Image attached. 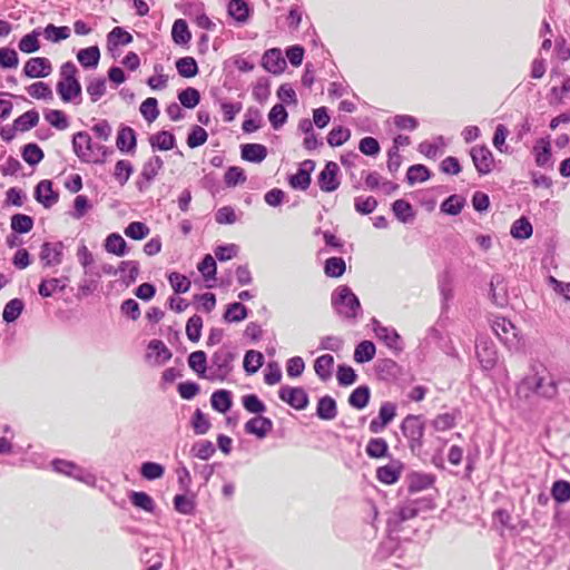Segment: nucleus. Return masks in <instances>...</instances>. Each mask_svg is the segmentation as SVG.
I'll return each instance as SVG.
<instances>
[{
    "mask_svg": "<svg viewBox=\"0 0 570 570\" xmlns=\"http://www.w3.org/2000/svg\"><path fill=\"white\" fill-rule=\"evenodd\" d=\"M558 394V382L543 365H533L517 385L519 399L529 401L532 396L552 400Z\"/></svg>",
    "mask_w": 570,
    "mask_h": 570,
    "instance_id": "f257e3e1",
    "label": "nucleus"
},
{
    "mask_svg": "<svg viewBox=\"0 0 570 570\" xmlns=\"http://www.w3.org/2000/svg\"><path fill=\"white\" fill-rule=\"evenodd\" d=\"M334 311L343 318L355 320L362 314L357 296L347 285H340L331 296Z\"/></svg>",
    "mask_w": 570,
    "mask_h": 570,
    "instance_id": "f03ea898",
    "label": "nucleus"
},
{
    "mask_svg": "<svg viewBox=\"0 0 570 570\" xmlns=\"http://www.w3.org/2000/svg\"><path fill=\"white\" fill-rule=\"evenodd\" d=\"M236 358L235 352L227 345L218 348L210 358V366L208 367L207 380L209 381H224L232 373L234 366L233 362Z\"/></svg>",
    "mask_w": 570,
    "mask_h": 570,
    "instance_id": "7ed1b4c3",
    "label": "nucleus"
},
{
    "mask_svg": "<svg viewBox=\"0 0 570 570\" xmlns=\"http://www.w3.org/2000/svg\"><path fill=\"white\" fill-rule=\"evenodd\" d=\"M420 502L416 500L406 501L396 505L390 513L386 520L387 530L390 533H397L402 530L404 522L415 518L419 513Z\"/></svg>",
    "mask_w": 570,
    "mask_h": 570,
    "instance_id": "20e7f679",
    "label": "nucleus"
},
{
    "mask_svg": "<svg viewBox=\"0 0 570 570\" xmlns=\"http://www.w3.org/2000/svg\"><path fill=\"white\" fill-rule=\"evenodd\" d=\"M401 431L412 452L421 450L425 425L420 415L409 414L401 423Z\"/></svg>",
    "mask_w": 570,
    "mask_h": 570,
    "instance_id": "39448f33",
    "label": "nucleus"
},
{
    "mask_svg": "<svg viewBox=\"0 0 570 570\" xmlns=\"http://www.w3.org/2000/svg\"><path fill=\"white\" fill-rule=\"evenodd\" d=\"M53 471L57 473L67 475L72 478L79 482H82L89 487H96L97 478L96 475L86 470L85 468L76 464L72 461H67L63 459H55L51 462Z\"/></svg>",
    "mask_w": 570,
    "mask_h": 570,
    "instance_id": "423d86ee",
    "label": "nucleus"
},
{
    "mask_svg": "<svg viewBox=\"0 0 570 570\" xmlns=\"http://www.w3.org/2000/svg\"><path fill=\"white\" fill-rule=\"evenodd\" d=\"M491 327L497 337L509 348L518 346V331L511 321L505 317H495L492 320Z\"/></svg>",
    "mask_w": 570,
    "mask_h": 570,
    "instance_id": "0eeeda50",
    "label": "nucleus"
},
{
    "mask_svg": "<svg viewBox=\"0 0 570 570\" xmlns=\"http://www.w3.org/2000/svg\"><path fill=\"white\" fill-rule=\"evenodd\" d=\"M470 156L473 160L476 171L480 175H488L492 171L494 166V157L485 145L473 146L470 150Z\"/></svg>",
    "mask_w": 570,
    "mask_h": 570,
    "instance_id": "6e6552de",
    "label": "nucleus"
},
{
    "mask_svg": "<svg viewBox=\"0 0 570 570\" xmlns=\"http://www.w3.org/2000/svg\"><path fill=\"white\" fill-rule=\"evenodd\" d=\"M278 397L295 410H304L307 407L309 399L303 387H292L284 385L278 391Z\"/></svg>",
    "mask_w": 570,
    "mask_h": 570,
    "instance_id": "1a4fd4ad",
    "label": "nucleus"
},
{
    "mask_svg": "<svg viewBox=\"0 0 570 570\" xmlns=\"http://www.w3.org/2000/svg\"><path fill=\"white\" fill-rule=\"evenodd\" d=\"M475 353L483 370L489 371L494 367L498 360V354L492 342L482 337L476 340Z\"/></svg>",
    "mask_w": 570,
    "mask_h": 570,
    "instance_id": "9d476101",
    "label": "nucleus"
},
{
    "mask_svg": "<svg viewBox=\"0 0 570 570\" xmlns=\"http://www.w3.org/2000/svg\"><path fill=\"white\" fill-rule=\"evenodd\" d=\"M340 171L338 165L334 161H327L323 170L320 173L317 181L322 191L332 193L340 186L337 177Z\"/></svg>",
    "mask_w": 570,
    "mask_h": 570,
    "instance_id": "9b49d317",
    "label": "nucleus"
},
{
    "mask_svg": "<svg viewBox=\"0 0 570 570\" xmlns=\"http://www.w3.org/2000/svg\"><path fill=\"white\" fill-rule=\"evenodd\" d=\"M396 416V405L392 402H384L379 411V416L370 422L372 433H381Z\"/></svg>",
    "mask_w": 570,
    "mask_h": 570,
    "instance_id": "f8f14e48",
    "label": "nucleus"
},
{
    "mask_svg": "<svg viewBox=\"0 0 570 570\" xmlns=\"http://www.w3.org/2000/svg\"><path fill=\"white\" fill-rule=\"evenodd\" d=\"M373 325L376 337L383 341L389 348L395 352L403 350L402 338L394 328L383 326L376 320H373Z\"/></svg>",
    "mask_w": 570,
    "mask_h": 570,
    "instance_id": "ddd939ff",
    "label": "nucleus"
},
{
    "mask_svg": "<svg viewBox=\"0 0 570 570\" xmlns=\"http://www.w3.org/2000/svg\"><path fill=\"white\" fill-rule=\"evenodd\" d=\"M57 92L63 102H81V85L79 80H59L57 83Z\"/></svg>",
    "mask_w": 570,
    "mask_h": 570,
    "instance_id": "4468645a",
    "label": "nucleus"
},
{
    "mask_svg": "<svg viewBox=\"0 0 570 570\" xmlns=\"http://www.w3.org/2000/svg\"><path fill=\"white\" fill-rule=\"evenodd\" d=\"M62 250L63 244L61 242L43 243L40 250V259L43 263V266L51 267L60 265L63 255Z\"/></svg>",
    "mask_w": 570,
    "mask_h": 570,
    "instance_id": "2eb2a0df",
    "label": "nucleus"
},
{
    "mask_svg": "<svg viewBox=\"0 0 570 570\" xmlns=\"http://www.w3.org/2000/svg\"><path fill=\"white\" fill-rule=\"evenodd\" d=\"M170 350L160 340H151L148 344L146 358L156 366H160L171 358Z\"/></svg>",
    "mask_w": 570,
    "mask_h": 570,
    "instance_id": "dca6fc26",
    "label": "nucleus"
},
{
    "mask_svg": "<svg viewBox=\"0 0 570 570\" xmlns=\"http://www.w3.org/2000/svg\"><path fill=\"white\" fill-rule=\"evenodd\" d=\"M244 430L247 434L255 435L257 439L263 440L273 430V422L268 417L256 415L245 423Z\"/></svg>",
    "mask_w": 570,
    "mask_h": 570,
    "instance_id": "f3484780",
    "label": "nucleus"
},
{
    "mask_svg": "<svg viewBox=\"0 0 570 570\" xmlns=\"http://www.w3.org/2000/svg\"><path fill=\"white\" fill-rule=\"evenodd\" d=\"M51 70L49 59L43 57L30 58L23 67V72L29 78H45L50 75Z\"/></svg>",
    "mask_w": 570,
    "mask_h": 570,
    "instance_id": "a211bd4d",
    "label": "nucleus"
},
{
    "mask_svg": "<svg viewBox=\"0 0 570 570\" xmlns=\"http://www.w3.org/2000/svg\"><path fill=\"white\" fill-rule=\"evenodd\" d=\"M262 66L274 75L282 73L286 67V61L281 49L272 48L265 51L262 57Z\"/></svg>",
    "mask_w": 570,
    "mask_h": 570,
    "instance_id": "6ab92c4d",
    "label": "nucleus"
},
{
    "mask_svg": "<svg viewBox=\"0 0 570 570\" xmlns=\"http://www.w3.org/2000/svg\"><path fill=\"white\" fill-rule=\"evenodd\" d=\"M164 161L159 156L151 157L148 161H146L142 166L140 176L144 181H137V187L140 191L145 190L149 183L154 180V178L158 175L159 170L163 168Z\"/></svg>",
    "mask_w": 570,
    "mask_h": 570,
    "instance_id": "aec40b11",
    "label": "nucleus"
},
{
    "mask_svg": "<svg viewBox=\"0 0 570 570\" xmlns=\"http://www.w3.org/2000/svg\"><path fill=\"white\" fill-rule=\"evenodd\" d=\"M35 198L43 207L50 208L58 202L59 195L53 190L52 183L43 179L36 186Z\"/></svg>",
    "mask_w": 570,
    "mask_h": 570,
    "instance_id": "412c9836",
    "label": "nucleus"
},
{
    "mask_svg": "<svg viewBox=\"0 0 570 570\" xmlns=\"http://www.w3.org/2000/svg\"><path fill=\"white\" fill-rule=\"evenodd\" d=\"M490 297L497 306H504L508 304V293L504 277L500 274L492 276L490 282Z\"/></svg>",
    "mask_w": 570,
    "mask_h": 570,
    "instance_id": "4be33fe9",
    "label": "nucleus"
},
{
    "mask_svg": "<svg viewBox=\"0 0 570 570\" xmlns=\"http://www.w3.org/2000/svg\"><path fill=\"white\" fill-rule=\"evenodd\" d=\"M410 492H420L431 488L435 482V476L429 473L412 472L406 478Z\"/></svg>",
    "mask_w": 570,
    "mask_h": 570,
    "instance_id": "5701e85b",
    "label": "nucleus"
},
{
    "mask_svg": "<svg viewBox=\"0 0 570 570\" xmlns=\"http://www.w3.org/2000/svg\"><path fill=\"white\" fill-rule=\"evenodd\" d=\"M136 145L135 130L128 126L120 127L116 139L117 148L122 153H132L135 151Z\"/></svg>",
    "mask_w": 570,
    "mask_h": 570,
    "instance_id": "b1692460",
    "label": "nucleus"
},
{
    "mask_svg": "<svg viewBox=\"0 0 570 570\" xmlns=\"http://www.w3.org/2000/svg\"><path fill=\"white\" fill-rule=\"evenodd\" d=\"M401 471L402 464L399 461H392L389 464L380 466L376 470V478L382 483L393 484L400 479Z\"/></svg>",
    "mask_w": 570,
    "mask_h": 570,
    "instance_id": "393cba45",
    "label": "nucleus"
},
{
    "mask_svg": "<svg viewBox=\"0 0 570 570\" xmlns=\"http://www.w3.org/2000/svg\"><path fill=\"white\" fill-rule=\"evenodd\" d=\"M316 415L321 420H334L337 415L336 401L330 395L322 396L317 402Z\"/></svg>",
    "mask_w": 570,
    "mask_h": 570,
    "instance_id": "a878e982",
    "label": "nucleus"
},
{
    "mask_svg": "<svg viewBox=\"0 0 570 570\" xmlns=\"http://www.w3.org/2000/svg\"><path fill=\"white\" fill-rule=\"evenodd\" d=\"M149 142L154 150L158 149V150L166 151V150H170L175 147L176 138H175L174 134L166 131V130H161L155 135H151L149 137Z\"/></svg>",
    "mask_w": 570,
    "mask_h": 570,
    "instance_id": "bb28decb",
    "label": "nucleus"
},
{
    "mask_svg": "<svg viewBox=\"0 0 570 570\" xmlns=\"http://www.w3.org/2000/svg\"><path fill=\"white\" fill-rule=\"evenodd\" d=\"M79 63L86 69H95L100 59V50L97 46L80 49L77 53Z\"/></svg>",
    "mask_w": 570,
    "mask_h": 570,
    "instance_id": "cd10ccee",
    "label": "nucleus"
},
{
    "mask_svg": "<svg viewBox=\"0 0 570 570\" xmlns=\"http://www.w3.org/2000/svg\"><path fill=\"white\" fill-rule=\"evenodd\" d=\"M267 156V148L261 144L242 145V158L250 163H262Z\"/></svg>",
    "mask_w": 570,
    "mask_h": 570,
    "instance_id": "c85d7f7f",
    "label": "nucleus"
},
{
    "mask_svg": "<svg viewBox=\"0 0 570 570\" xmlns=\"http://www.w3.org/2000/svg\"><path fill=\"white\" fill-rule=\"evenodd\" d=\"M67 277L43 279L38 287V293L42 297H50L56 292L63 291L67 286Z\"/></svg>",
    "mask_w": 570,
    "mask_h": 570,
    "instance_id": "c756f323",
    "label": "nucleus"
},
{
    "mask_svg": "<svg viewBox=\"0 0 570 570\" xmlns=\"http://www.w3.org/2000/svg\"><path fill=\"white\" fill-rule=\"evenodd\" d=\"M228 13L237 22L245 23L249 18L250 8L246 0H230L228 3Z\"/></svg>",
    "mask_w": 570,
    "mask_h": 570,
    "instance_id": "7c9ffc66",
    "label": "nucleus"
},
{
    "mask_svg": "<svg viewBox=\"0 0 570 570\" xmlns=\"http://www.w3.org/2000/svg\"><path fill=\"white\" fill-rule=\"evenodd\" d=\"M89 142L87 131H78L72 137V149L77 157L83 163H90V153L86 151V145Z\"/></svg>",
    "mask_w": 570,
    "mask_h": 570,
    "instance_id": "2f4dec72",
    "label": "nucleus"
},
{
    "mask_svg": "<svg viewBox=\"0 0 570 570\" xmlns=\"http://www.w3.org/2000/svg\"><path fill=\"white\" fill-rule=\"evenodd\" d=\"M188 365L199 377L207 379V356L204 351H195L190 353L188 356Z\"/></svg>",
    "mask_w": 570,
    "mask_h": 570,
    "instance_id": "473e14b6",
    "label": "nucleus"
},
{
    "mask_svg": "<svg viewBox=\"0 0 570 570\" xmlns=\"http://www.w3.org/2000/svg\"><path fill=\"white\" fill-rule=\"evenodd\" d=\"M333 366L334 357L330 354L321 355L314 362L315 373L323 382L332 376Z\"/></svg>",
    "mask_w": 570,
    "mask_h": 570,
    "instance_id": "72a5a7b5",
    "label": "nucleus"
},
{
    "mask_svg": "<svg viewBox=\"0 0 570 570\" xmlns=\"http://www.w3.org/2000/svg\"><path fill=\"white\" fill-rule=\"evenodd\" d=\"M132 41V36L121 27H115L107 36V46L109 50L118 46H126Z\"/></svg>",
    "mask_w": 570,
    "mask_h": 570,
    "instance_id": "f704fd0d",
    "label": "nucleus"
},
{
    "mask_svg": "<svg viewBox=\"0 0 570 570\" xmlns=\"http://www.w3.org/2000/svg\"><path fill=\"white\" fill-rule=\"evenodd\" d=\"M210 403L214 410L226 413L232 407V393L227 390H218L212 394Z\"/></svg>",
    "mask_w": 570,
    "mask_h": 570,
    "instance_id": "c9c22d12",
    "label": "nucleus"
},
{
    "mask_svg": "<svg viewBox=\"0 0 570 570\" xmlns=\"http://www.w3.org/2000/svg\"><path fill=\"white\" fill-rule=\"evenodd\" d=\"M392 212L401 223H407L414 219L415 213L412 205L404 199H397L392 204Z\"/></svg>",
    "mask_w": 570,
    "mask_h": 570,
    "instance_id": "e433bc0d",
    "label": "nucleus"
},
{
    "mask_svg": "<svg viewBox=\"0 0 570 570\" xmlns=\"http://www.w3.org/2000/svg\"><path fill=\"white\" fill-rule=\"evenodd\" d=\"M119 272L124 273L121 281L126 286L134 284L139 276V263L137 261H122Z\"/></svg>",
    "mask_w": 570,
    "mask_h": 570,
    "instance_id": "4c0bfd02",
    "label": "nucleus"
},
{
    "mask_svg": "<svg viewBox=\"0 0 570 570\" xmlns=\"http://www.w3.org/2000/svg\"><path fill=\"white\" fill-rule=\"evenodd\" d=\"M86 151L90 153V163L95 164H104L106 158L112 153V150L106 146L95 144L90 136L88 145H86Z\"/></svg>",
    "mask_w": 570,
    "mask_h": 570,
    "instance_id": "58836bf2",
    "label": "nucleus"
},
{
    "mask_svg": "<svg viewBox=\"0 0 570 570\" xmlns=\"http://www.w3.org/2000/svg\"><path fill=\"white\" fill-rule=\"evenodd\" d=\"M105 248L108 253L120 257L127 254V243L117 233H112L106 238Z\"/></svg>",
    "mask_w": 570,
    "mask_h": 570,
    "instance_id": "ea45409f",
    "label": "nucleus"
},
{
    "mask_svg": "<svg viewBox=\"0 0 570 570\" xmlns=\"http://www.w3.org/2000/svg\"><path fill=\"white\" fill-rule=\"evenodd\" d=\"M465 205V199L460 195H451L444 199L440 206L442 213L456 216L459 215Z\"/></svg>",
    "mask_w": 570,
    "mask_h": 570,
    "instance_id": "a19ab883",
    "label": "nucleus"
},
{
    "mask_svg": "<svg viewBox=\"0 0 570 570\" xmlns=\"http://www.w3.org/2000/svg\"><path fill=\"white\" fill-rule=\"evenodd\" d=\"M248 315L247 307L240 302L232 303L224 313V320L227 323H237L244 321Z\"/></svg>",
    "mask_w": 570,
    "mask_h": 570,
    "instance_id": "79ce46f5",
    "label": "nucleus"
},
{
    "mask_svg": "<svg viewBox=\"0 0 570 570\" xmlns=\"http://www.w3.org/2000/svg\"><path fill=\"white\" fill-rule=\"evenodd\" d=\"M370 395L371 392L368 386L361 385L350 394L348 403L352 407L362 410L368 404Z\"/></svg>",
    "mask_w": 570,
    "mask_h": 570,
    "instance_id": "37998d69",
    "label": "nucleus"
},
{
    "mask_svg": "<svg viewBox=\"0 0 570 570\" xmlns=\"http://www.w3.org/2000/svg\"><path fill=\"white\" fill-rule=\"evenodd\" d=\"M376 347L371 341H362L356 345L354 351V360L357 363H366L374 358Z\"/></svg>",
    "mask_w": 570,
    "mask_h": 570,
    "instance_id": "c03bdc74",
    "label": "nucleus"
},
{
    "mask_svg": "<svg viewBox=\"0 0 570 570\" xmlns=\"http://www.w3.org/2000/svg\"><path fill=\"white\" fill-rule=\"evenodd\" d=\"M171 37L175 43L186 45L190 41L191 35L188 24L184 19H177L171 29Z\"/></svg>",
    "mask_w": 570,
    "mask_h": 570,
    "instance_id": "a18cd8bd",
    "label": "nucleus"
},
{
    "mask_svg": "<svg viewBox=\"0 0 570 570\" xmlns=\"http://www.w3.org/2000/svg\"><path fill=\"white\" fill-rule=\"evenodd\" d=\"M535 163L539 167H544L551 159V146L548 139H540L533 147Z\"/></svg>",
    "mask_w": 570,
    "mask_h": 570,
    "instance_id": "49530a36",
    "label": "nucleus"
},
{
    "mask_svg": "<svg viewBox=\"0 0 570 570\" xmlns=\"http://www.w3.org/2000/svg\"><path fill=\"white\" fill-rule=\"evenodd\" d=\"M262 121L263 118L261 111L257 108H248L242 129L247 134L254 132L262 127Z\"/></svg>",
    "mask_w": 570,
    "mask_h": 570,
    "instance_id": "de8ad7c7",
    "label": "nucleus"
},
{
    "mask_svg": "<svg viewBox=\"0 0 570 570\" xmlns=\"http://www.w3.org/2000/svg\"><path fill=\"white\" fill-rule=\"evenodd\" d=\"M533 233V228L528 218L521 217L517 219L512 226L510 234L515 239H527Z\"/></svg>",
    "mask_w": 570,
    "mask_h": 570,
    "instance_id": "09e8293b",
    "label": "nucleus"
},
{
    "mask_svg": "<svg viewBox=\"0 0 570 570\" xmlns=\"http://www.w3.org/2000/svg\"><path fill=\"white\" fill-rule=\"evenodd\" d=\"M264 356L261 352L249 350L244 356V370L247 374H255L263 365Z\"/></svg>",
    "mask_w": 570,
    "mask_h": 570,
    "instance_id": "8fccbe9b",
    "label": "nucleus"
},
{
    "mask_svg": "<svg viewBox=\"0 0 570 570\" xmlns=\"http://www.w3.org/2000/svg\"><path fill=\"white\" fill-rule=\"evenodd\" d=\"M129 500L135 507L146 512L153 513L156 509L154 499L146 492L132 491L129 495Z\"/></svg>",
    "mask_w": 570,
    "mask_h": 570,
    "instance_id": "3c124183",
    "label": "nucleus"
},
{
    "mask_svg": "<svg viewBox=\"0 0 570 570\" xmlns=\"http://www.w3.org/2000/svg\"><path fill=\"white\" fill-rule=\"evenodd\" d=\"M24 303L20 298H12L9 301L2 312L3 321L7 323L14 322L22 313Z\"/></svg>",
    "mask_w": 570,
    "mask_h": 570,
    "instance_id": "603ef678",
    "label": "nucleus"
},
{
    "mask_svg": "<svg viewBox=\"0 0 570 570\" xmlns=\"http://www.w3.org/2000/svg\"><path fill=\"white\" fill-rule=\"evenodd\" d=\"M176 69L184 78L195 77L199 69L196 60L193 57H183L176 61Z\"/></svg>",
    "mask_w": 570,
    "mask_h": 570,
    "instance_id": "864d4df0",
    "label": "nucleus"
},
{
    "mask_svg": "<svg viewBox=\"0 0 570 570\" xmlns=\"http://www.w3.org/2000/svg\"><path fill=\"white\" fill-rule=\"evenodd\" d=\"M21 155L23 160L30 166L38 165L45 157L41 148L33 142L24 145Z\"/></svg>",
    "mask_w": 570,
    "mask_h": 570,
    "instance_id": "5fc2aeb1",
    "label": "nucleus"
},
{
    "mask_svg": "<svg viewBox=\"0 0 570 570\" xmlns=\"http://www.w3.org/2000/svg\"><path fill=\"white\" fill-rule=\"evenodd\" d=\"M365 451L370 458L380 459L387 454L389 445L384 439L373 438L368 441Z\"/></svg>",
    "mask_w": 570,
    "mask_h": 570,
    "instance_id": "6e6d98bb",
    "label": "nucleus"
},
{
    "mask_svg": "<svg viewBox=\"0 0 570 570\" xmlns=\"http://www.w3.org/2000/svg\"><path fill=\"white\" fill-rule=\"evenodd\" d=\"M16 128H18L19 131H27L31 128L36 127L39 122V114L37 110H28L21 116H19L17 119H14Z\"/></svg>",
    "mask_w": 570,
    "mask_h": 570,
    "instance_id": "4d7b16f0",
    "label": "nucleus"
},
{
    "mask_svg": "<svg viewBox=\"0 0 570 570\" xmlns=\"http://www.w3.org/2000/svg\"><path fill=\"white\" fill-rule=\"evenodd\" d=\"M40 36V29H35L30 33L23 36L19 41V49L24 53H32L39 50L40 43L38 37Z\"/></svg>",
    "mask_w": 570,
    "mask_h": 570,
    "instance_id": "13d9d810",
    "label": "nucleus"
},
{
    "mask_svg": "<svg viewBox=\"0 0 570 570\" xmlns=\"http://www.w3.org/2000/svg\"><path fill=\"white\" fill-rule=\"evenodd\" d=\"M134 173V167L129 160H118L115 165L114 177L120 186H124Z\"/></svg>",
    "mask_w": 570,
    "mask_h": 570,
    "instance_id": "bf43d9fd",
    "label": "nucleus"
},
{
    "mask_svg": "<svg viewBox=\"0 0 570 570\" xmlns=\"http://www.w3.org/2000/svg\"><path fill=\"white\" fill-rule=\"evenodd\" d=\"M86 90L92 102H97L106 94V79L91 78L89 79Z\"/></svg>",
    "mask_w": 570,
    "mask_h": 570,
    "instance_id": "052dcab7",
    "label": "nucleus"
},
{
    "mask_svg": "<svg viewBox=\"0 0 570 570\" xmlns=\"http://www.w3.org/2000/svg\"><path fill=\"white\" fill-rule=\"evenodd\" d=\"M242 404L247 412L256 415H262L264 412H266V405L255 394L244 395L242 397Z\"/></svg>",
    "mask_w": 570,
    "mask_h": 570,
    "instance_id": "680f3d73",
    "label": "nucleus"
},
{
    "mask_svg": "<svg viewBox=\"0 0 570 570\" xmlns=\"http://www.w3.org/2000/svg\"><path fill=\"white\" fill-rule=\"evenodd\" d=\"M43 36L48 41L59 42L69 38L70 29L67 26L57 27L50 23L43 29Z\"/></svg>",
    "mask_w": 570,
    "mask_h": 570,
    "instance_id": "e2e57ef3",
    "label": "nucleus"
},
{
    "mask_svg": "<svg viewBox=\"0 0 570 570\" xmlns=\"http://www.w3.org/2000/svg\"><path fill=\"white\" fill-rule=\"evenodd\" d=\"M288 114L282 104H276L268 112V120L275 130H278L286 121Z\"/></svg>",
    "mask_w": 570,
    "mask_h": 570,
    "instance_id": "0e129e2a",
    "label": "nucleus"
},
{
    "mask_svg": "<svg viewBox=\"0 0 570 570\" xmlns=\"http://www.w3.org/2000/svg\"><path fill=\"white\" fill-rule=\"evenodd\" d=\"M346 268L345 261L342 257H330L325 261L324 272L328 277H340Z\"/></svg>",
    "mask_w": 570,
    "mask_h": 570,
    "instance_id": "69168bd1",
    "label": "nucleus"
},
{
    "mask_svg": "<svg viewBox=\"0 0 570 570\" xmlns=\"http://www.w3.org/2000/svg\"><path fill=\"white\" fill-rule=\"evenodd\" d=\"M33 227L32 217L24 214H16L11 217V228L19 234L29 233Z\"/></svg>",
    "mask_w": 570,
    "mask_h": 570,
    "instance_id": "338daca9",
    "label": "nucleus"
},
{
    "mask_svg": "<svg viewBox=\"0 0 570 570\" xmlns=\"http://www.w3.org/2000/svg\"><path fill=\"white\" fill-rule=\"evenodd\" d=\"M551 495L558 503H564L570 500V482L558 480L552 484Z\"/></svg>",
    "mask_w": 570,
    "mask_h": 570,
    "instance_id": "774afa93",
    "label": "nucleus"
}]
</instances>
